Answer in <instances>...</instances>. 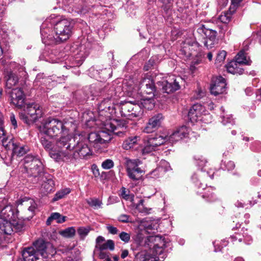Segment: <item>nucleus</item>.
Listing matches in <instances>:
<instances>
[{
	"label": "nucleus",
	"instance_id": "5701e85b",
	"mask_svg": "<svg viewBox=\"0 0 261 261\" xmlns=\"http://www.w3.org/2000/svg\"><path fill=\"white\" fill-rule=\"evenodd\" d=\"M197 31L199 34H203L204 35V40L216 38L217 35L216 31L207 28L204 25H201L197 29Z\"/></svg>",
	"mask_w": 261,
	"mask_h": 261
},
{
	"label": "nucleus",
	"instance_id": "c756f323",
	"mask_svg": "<svg viewBox=\"0 0 261 261\" xmlns=\"http://www.w3.org/2000/svg\"><path fill=\"white\" fill-rule=\"evenodd\" d=\"M70 192V190L68 188L62 189L56 193L53 199V201H56L63 198L66 195Z\"/></svg>",
	"mask_w": 261,
	"mask_h": 261
},
{
	"label": "nucleus",
	"instance_id": "09e8293b",
	"mask_svg": "<svg viewBox=\"0 0 261 261\" xmlns=\"http://www.w3.org/2000/svg\"><path fill=\"white\" fill-rule=\"evenodd\" d=\"M119 237L120 240L124 242L125 243H127L130 240V234L125 232H121L119 233Z\"/></svg>",
	"mask_w": 261,
	"mask_h": 261
},
{
	"label": "nucleus",
	"instance_id": "c9c22d12",
	"mask_svg": "<svg viewBox=\"0 0 261 261\" xmlns=\"http://www.w3.org/2000/svg\"><path fill=\"white\" fill-rule=\"evenodd\" d=\"M129 192L126 190L124 188H122L121 196L125 200H130L132 203H134V195L129 194Z\"/></svg>",
	"mask_w": 261,
	"mask_h": 261
},
{
	"label": "nucleus",
	"instance_id": "ddd939ff",
	"mask_svg": "<svg viewBox=\"0 0 261 261\" xmlns=\"http://www.w3.org/2000/svg\"><path fill=\"white\" fill-rule=\"evenodd\" d=\"M142 162L138 159H127L126 161V171L128 177L134 180H139L144 173V169L139 167Z\"/></svg>",
	"mask_w": 261,
	"mask_h": 261
},
{
	"label": "nucleus",
	"instance_id": "20e7f679",
	"mask_svg": "<svg viewBox=\"0 0 261 261\" xmlns=\"http://www.w3.org/2000/svg\"><path fill=\"white\" fill-rule=\"evenodd\" d=\"M6 200L0 204V244L4 240L5 234H11L14 231L19 232L24 227L23 222L18 219L12 205H6Z\"/></svg>",
	"mask_w": 261,
	"mask_h": 261
},
{
	"label": "nucleus",
	"instance_id": "a19ab883",
	"mask_svg": "<svg viewBox=\"0 0 261 261\" xmlns=\"http://www.w3.org/2000/svg\"><path fill=\"white\" fill-rule=\"evenodd\" d=\"M243 0H231V6L229 8V15L234 13L238 8L240 3Z\"/></svg>",
	"mask_w": 261,
	"mask_h": 261
},
{
	"label": "nucleus",
	"instance_id": "7ed1b4c3",
	"mask_svg": "<svg viewBox=\"0 0 261 261\" xmlns=\"http://www.w3.org/2000/svg\"><path fill=\"white\" fill-rule=\"evenodd\" d=\"M105 130L98 132H92L88 135V140L93 147L99 149L100 145L110 141L111 133L119 137H122L127 130V125L123 120L110 119L103 124Z\"/></svg>",
	"mask_w": 261,
	"mask_h": 261
},
{
	"label": "nucleus",
	"instance_id": "bf43d9fd",
	"mask_svg": "<svg viewBox=\"0 0 261 261\" xmlns=\"http://www.w3.org/2000/svg\"><path fill=\"white\" fill-rule=\"evenodd\" d=\"M245 93L247 95H251L253 93V89L251 87H247L245 89Z\"/></svg>",
	"mask_w": 261,
	"mask_h": 261
},
{
	"label": "nucleus",
	"instance_id": "f03ea898",
	"mask_svg": "<svg viewBox=\"0 0 261 261\" xmlns=\"http://www.w3.org/2000/svg\"><path fill=\"white\" fill-rule=\"evenodd\" d=\"M71 139L69 136L62 137L57 141L58 147L65 148L64 150L59 152L52 151L51 158L56 162L71 163L73 160L80 158L88 159L92 154V151L87 144V141L84 139L78 140L71 146Z\"/></svg>",
	"mask_w": 261,
	"mask_h": 261
},
{
	"label": "nucleus",
	"instance_id": "f3484780",
	"mask_svg": "<svg viewBox=\"0 0 261 261\" xmlns=\"http://www.w3.org/2000/svg\"><path fill=\"white\" fill-rule=\"evenodd\" d=\"M25 95L20 88L12 89L10 92V102L18 108H21L23 105Z\"/></svg>",
	"mask_w": 261,
	"mask_h": 261
},
{
	"label": "nucleus",
	"instance_id": "4be33fe9",
	"mask_svg": "<svg viewBox=\"0 0 261 261\" xmlns=\"http://www.w3.org/2000/svg\"><path fill=\"white\" fill-rule=\"evenodd\" d=\"M43 183L41 185V188L44 190L46 193L51 192L55 186L54 181L50 177L49 175H43L41 177Z\"/></svg>",
	"mask_w": 261,
	"mask_h": 261
},
{
	"label": "nucleus",
	"instance_id": "6e6d98bb",
	"mask_svg": "<svg viewBox=\"0 0 261 261\" xmlns=\"http://www.w3.org/2000/svg\"><path fill=\"white\" fill-rule=\"evenodd\" d=\"M99 256L100 258L101 259H106L108 260H109L108 254L106 252H104L103 250H100V252L99 253Z\"/></svg>",
	"mask_w": 261,
	"mask_h": 261
},
{
	"label": "nucleus",
	"instance_id": "052dcab7",
	"mask_svg": "<svg viewBox=\"0 0 261 261\" xmlns=\"http://www.w3.org/2000/svg\"><path fill=\"white\" fill-rule=\"evenodd\" d=\"M256 99L258 101H261V88L257 90L256 93Z\"/></svg>",
	"mask_w": 261,
	"mask_h": 261
},
{
	"label": "nucleus",
	"instance_id": "4c0bfd02",
	"mask_svg": "<svg viewBox=\"0 0 261 261\" xmlns=\"http://www.w3.org/2000/svg\"><path fill=\"white\" fill-rule=\"evenodd\" d=\"M109 102V98L105 99L102 101H101L98 106V110L99 112L100 113V115H106L105 114L106 112H107V108L106 106V103H108Z\"/></svg>",
	"mask_w": 261,
	"mask_h": 261
},
{
	"label": "nucleus",
	"instance_id": "39448f33",
	"mask_svg": "<svg viewBox=\"0 0 261 261\" xmlns=\"http://www.w3.org/2000/svg\"><path fill=\"white\" fill-rule=\"evenodd\" d=\"M56 250L53 245L45 242L43 240L36 241L33 246L25 248L22 252L24 261H35L41 256L43 258H48L56 253Z\"/></svg>",
	"mask_w": 261,
	"mask_h": 261
},
{
	"label": "nucleus",
	"instance_id": "f8f14e48",
	"mask_svg": "<svg viewBox=\"0 0 261 261\" xmlns=\"http://www.w3.org/2000/svg\"><path fill=\"white\" fill-rule=\"evenodd\" d=\"M181 54L187 58L191 57L203 56L201 47L199 44L194 40L186 39L180 50Z\"/></svg>",
	"mask_w": 261,
	"mask_h": 261
},
{
	"label": "nucleus",
	"instance_id": "473e14b6",
	"mask_svg": "<svg viewBox=\"0 0 261 261\" xmlns=\"http://www.w3.org/2000/svg\"><path fill=\"white\" fill-rule=\"evenodd\" d=\"M75 229L73 227H68L60 232V234L64 237L71 238L74 236Z\"/></svg>",
	"mask_w": 261,
	"mask_h": 261
},
{
	"label": "nucleus",
	"instance_id": "4468645a",
	"mask_svg": "<svg viewBox=\"0 0 261 261\" xmlns=\"http://www.w3.org/2000/svg\"><path fill=\"white\" fill-rule=\"evenodd\" d=\"M121 115L129 119L140 117L143 114L142 108L139 104L126 101L121 108Z\"/></svg>",
	"mask_w": 261,
	"mask_h": 261
},
{
	"label": "nucleus",
	"instance_id": "4d7b16f0",
	"mask_svg": "<svg viewBox=\"0 0 261 261\" xmlns=\"http://www.w3.org/2000/svg\"><path fill=\"white\" fill-rule=\"evenodd\" d=\"M104 241H105V238L102 236H98L97 238V239L96 240V242L97 245L98 246L99 248V245H101L100 243L103 242Z\"/></svg>",
	"mask_w": 261,
	"mask_h": 261
},
{
	"label": "nucleus",
	"instance_id": "69168bd1",
	"mask_svg": "<svg viewBox=\"0 0 261 261\" xmlns=\"http://www.w3.org/2000/svg\"><path fill=\"white\" fill-rule=\"evenodd\" d=\"M235 167V165L233 162L229 161V170L230 169H233Z\"/></svg>",
	"mask_w": 261,
	"mask_h": 261
},
{
	"label": "nucleus",
	"instance_id": "0e129e2a",
	"mask_svg": "<svg viewBox=\"0 0 261 261\" xmlns=\"http://www.w3.org/2000/svg\"><path fill=\"white\" fill-rule=\"evenodd\" d=\"M223 119L222 122L223 123V125H226L228 123V118H226V119H224V117H223L222 118Z\"/></svg>",
	"mask_w": 261,
	"mask_h": 261
},
{
	"label": "nucleus",
	"instance_id": "2f4dec72",
	"mask_svg": "<svg viewBox=\"0 0 261 261\" xmlns=\"http://www.w3.org/2000/svg\"><path fill=\"white\" fill-rule=\"evenodd\" d=\"M18 82V78L16 76L11 74L7 79L6 86L9 89H11Z\"/></svg>",
	"mask_w": 261,
	"mask_h": 261
},
{
	"label": "nucleus",
	"instance_id": "338daca9",
	"mask_svg": "<svg viewBox=\"0 0 261 261\" xmlns=\"http://www.w3.org/2000/svg\"><path fill=\"white\" fill-rule=\"evenodd\" d=\"M207 58L208 59V60L210 61H211L212 60V58H213V54L212 53L210 52L208 53L207 54Z\"/></svg>",
	"mask_w": 261,
	"mask_h": 261
},
{
	"label": "nucleus",
	"instance_id": "ea45409f",
	"mask_svg": "<svg viewBox=\"0 0 261 261\" xmlns=\"http://www.w3.org/2000/svg\"><path fill=\"white\" fill-rule=\"evenodd\" d=\"M166 137L167 138V141L172 143L181 140V137L178 136L176 130L173 132L170 136H166Z\"/></svg>",
	"mask_w": 261,
	"mask_h": 261
},
{
	"label": "nucleus",
	"instance_id": "b1692460",
	"mask_svg": "<svg viewBox=\"0 0 261 261\" xmlns=\"http://www.w3.org/2000/svg\"><path fill=\"white\" fill-rule=\"evenodd\" d=\"M167 138L163 137L160 135H155L154 137H150L148 139V142L155 148L157 146L163 144L167 142Z\"/></svg>",
	"mask_w": 261,
	"mask_h": 261
},
{
	"label": "nucleus",
	"instance_id": "9d476101",
	"mask_svg": "<svg viewBox=\"0 0 261 261\" xmlns=\"http://www.w3.org/2000/svg\"><path fill=\"white\" fill-rule=\"evenodd\" d=\"M42 111L40 106L35 103H29L23 112L19 114V117L28 124L33 123L42 116Z\"/></svg>",
	"mask_w": 261,
	"mask_h": 261
},
{
	"label": "nucleus",
	"instance_id": "412c9836",
	"mask_svg": "<svg viewBox=\"0 0 261 261\" xmlns=\"http://www.w3.org/2000/svg\"><path fill=\"white\" fill-rule=\"evenodd\" d=\"M140 138L139 136L129 137L123 143L122 147L125 150L137 148L140 143Z\"/></svg>",
	"mask_w": 261,
	"mask_h": 261
},
{
	"label": "nucleus",
	"instance_id": "de8ad7c7",
	"mask_svg": "<svg viewBox=\"0 0 261 261\" xmlns=\"http://www.w3.org/2000/svg\"><path fill=\"white\" fill-rule=\"evenodd\" d=\"M155 149V148L154 147V146H152L150 143H149L148 142V140H147V144L142 150V153L144 154L150 153L152 151L154 150Z\"/></svg>",
	"mask_w": 261,
	"mask_h": 261
},
{
	"label": "nucleus",
	"instance_id": "e2e57ef3",
	"mask_svg": "<svg viewBox=\"0 0 261 261\" xmlns=\"http://www.w3.org/2000/svg\"><path fill=\"white\" fill-rule=\"evenodd\" d=\"M5 134L3 126H0V140L5 136Z\"/></svg>",
	"mask_w": 261,
	"mask_h": 261
},
{
	"label": "nucleus",
	"instance_id": "864d4df0",
	"mask_svg": "<svg viewBox=\"0 0 261 261\" xmlns=\"http://www.w3.org/2000/svg\"><path fill=\"white\" fill-rule=\"evenodd\" d=\"M204 95V92L201 89H198L196 92V95L194 96L195 99H199Z\"/></svg>",
	"mask_w": 261,
	"mask_h": 261
},
{
	"label": "nucleus",
	"instance_id": "13d9d810",
	"mask_svg": "<svg viewBox=\"0 0 261 261\" xmlns=\"http://www.w3.org/2000/svg\"><path fill=\"white\" fill-rule=\"evenodd\" d=\"M234 205L237 207H244L245 205V203L242 201L237 200L235 203Z\"/></svg>",
	"mask_w": 261,
	"mask_h": 261
},
{
	"label": "nucleus",
	"instance_id": "c85d7f7f",
	"mask_svg": "<svg viewBox=\"0 0 261 261\" xmlns=\"http://www.w3.org/2000/svg\"><path fill=\"white\" fill-rule=\"evenodd\" d=\"M65 219L66 217L62 216L58 213H54L48 218L46 223L47 224H49L52 220H55L57 223H62L65 221Z\"/></svg>",
	"mask_w": 261,
	"mask_h": 261
},
{
	"label": "nucleus",
	"instance_id": "393cba45",
	"mask_svg": "<svg viewBox=\"0 0 261 261\" xmlns=\"http://www.w3.org/2000/svg\"><path fill=\"white\" fill-rule=\"evenodd\" d=\"M40 141H41V143L42 146H43V147L44 148V149H46V150L49 151V155H50V157H51L50 153L52 151H55L56 152H59L62 150H64L65 148H61L58 147V146H57V147L59 148V150H56L55 149H53V144H52L51 142L50 141H48V140H47L44 137H43V136L41 137V139H40ZM56 146H57V145H56Z\"/></svg>",
	"mask_w": 261,
	"mask_h": 261
},
{
	"label": "nucleus",
	"instance_id": "5fc2aeb1",
	"mask_svg": "<svg viewBox=\"0 0 261 261\" xmlns=\"http://www.w3.org/2000/svg\"><path fill=\"white\" fill-rule=\"evenodd\" d=\"M10 120H11L12 124L14 126V128H15L16 127H17V121L15 119L14 115L13 114H11L10 115Z\"/></svg>",
	"mask_w": 261,
	"mask_h": 261
},
{
	"label": "nucleus",
	"instance_id": "6ab92c4d",
	"mask_svg": "<svg viewBox=\"0 0 261 261\" xmlns=\"http://www.w3.org/2000/svg\"><path fill=\"white\" fill-rule=\"evenodd\" d=\"M204 112V107L200 104L196 103L190 109L188 117L190 121L194 123L202 119L201 117Z\"/></svg>",
	"mask_w": 261,
	"mask_h": 261
},
{
	"label": "nucleus",
	"instance_id": "f257e3e1",
	"mask_svg": "<svg viewBox=\"0 0 261 261\" xmlns=\"http://www.w3.org/2000/svg\"><path fill=\"white\" fill-rule=\"evenodd\" d=\"M55 15H51L41 27L40 32L42 41L47 45L61 43L69 38L74 27V21L69 18L51 21Z\"/></svg>",
	"mask_w": 261,
	"mask_h": 261
},
{
	"label": "nucleus",
	"instance_id": "cd10ccee",
	"mask_svg": "<svg viewBox=\"0 0 261 261\" xmlns=\"http://www.w3.org/2000/svg\"><path fill=\"white\" fill-rule=\"evenodd\" d=\"M144 200L140 199L138 203H136L135 200L134 203H132L133 206L140 213H144L146 214L149 213L151 208L145 207L144 204Z\"/></svg>",
	"mask_w": 261,
	"mask_h": 261
},
{
	"label": "nucleus",
	"instance_id": "aec40b11",
	"mask_svg": "<svg viewBox=\"0 0 261 261\" xmlns=\"http://www.w3.org/2000/svg\"><path fill=\"white\" fill-rule=\"evenodd\" d=\"M171 80H173V82H169L166 80H163L158 82L159 86L162 87L163 92L170 93L180 88L179 82L177 79H174V77H172Z\"/></svg>",
	"mask_w": 261,
	"mask_h": 261
},
{
	"label": "nucleus",
	"instance_id": "72a5a7b5",
	"mask_svg": "<svg viewBox=\"0 0 261 261\" xmlns=\"http://www.w3.org/2000/svg\"><path fill=\"white\" fill-rule=\"evenodd\" d=\"M176 131L178 134V136L181 137V140L183 138L188 137L190 130L187 127L185 126H182L180 128H178Z\"/></svg>",
	"mask_w": 261,
	"mask_h": 261
},
{
	"label": "nucleus",
	"instance_id": "1a4fd4ad",
	"mask_svg": "<svg viewBox=\"0 0 261 261\" xmlns=\"http://www.w3.org/2000/svg\"><path fill=\"white\" fill-rule=\"evenodd\" d=\"M24 168L27 173L35 177L39 176L43 171V166L41 161L36 156L28 155L23 159Z\"/></svg>",
	"mask_w": 261,
	"mask_h": 261
},
{
	"label": "nucleus",
	"instance_id": "8fccbe9b",
	"mask_svg": "<svg viewBox=\"0 0 261 261\" xmlns=\"http://www.w3.org/2000/svg\"><path fill=\"white\" fill-rule=\"evenodd\" d=\"M118 220L122 223L132 222L130 216L125 214L120 215L118 218Z\"/></svg>",
	"mask_w": 261,
	"mask_h": 261
},
{
	"label": "nucleus",
	"instance_id": "a18cd8bd",
	"mask_svg": "<svg viewBox=\"0 0 261 261\" xmlns=\"http://www.w3.org/2000/svg\"><path fill=\"white\" fill-rule=\"evenodd\" d=\"M90 229L89 228L80 227L77 229V233L80 236L81 239H83L89 232Z\"/></svg>",
	"mask_w": 261,
	"mask_h": 261
},
{
	"label": "nucleus",
	"instance_id": "f704fd0d",
	"mask_svg": "<svg viewBox=\"0 0 261 261\" xmlns=\"http://www.w3.org/2000/svg\"><path fill=\"white\" fill-rule=\"evenodd\" d=\"M108 249L110 250H113L114 249V243L111 240H109L106 243L99 245V249L100 250H104Z\"/></svg>",
	"mask_w": 261,
	"mask_h": 261
},
{
	"label": "nucleus",
	"instance_id": "dca6fc26",
	"mask_svg": "<svg viewBox=\"0 0 261 261\" xmlns=\"http://www.w3.org/2000/svg\"><path fill=\"white\" fill-rule=\"evenodd\" d=\"M226 80L221 76L214 77L211 82L210 91L215 96L223 93L226 88Z\"/></svg>",
	"mask_w": 261,
	"mask_h": 261
},
{
	"label": "nucleus",
	"instance_id": "423d86ee",
	"mask_svg": "<svg viewBox=\"0 0 261 261\" xmlns=\"http://www.w3.org/2000/svg\"><path fill=\"white\" fill-rule=\"evenodd\" d=\"M145 245L149 248V250L141 253L139 257L140 261H158L165 258L164 239L159 236H149L145 240Z\"/></svg>",
	"mask_w": 261,
	"mask_h": 261
},
{
	"label": "nucleus",
	"instance_id": "603ef678",
	"mask_svg": "<svg viewBox=\"0 0 261 261\" xmlns=\"http://www.w3.org/2000/svg\"><path fill=\"white\" fill-rule=\"evenodd\" d=\"M107 229L109 232L112 234H116L118 232V230L116 227L110 225H108L107 226Z\"/></svg>",
	"mask_w": 261,
	"mask_h": 261
},
{
	"label": "nucleus",
	"instance_id": "a878e982",
	"mask_svg": "<svg viewBox=\"0 0 261 261\" xmlns=\"http://www.w3.org/2000/svg\"><path fill=\"white\" fill-rule=\"evenodd\" d=\"M139 105H141V107H142L148 110H151L154 107L155 101L152 96L146 97L143 96V98L141 99Z\"/></svg>",
	"mask_w": 261,
	"mask_h": 261
},
{
	"label": "nucleus",
	"instance_id": "2eb2a0df",
	"mask_svg": "<svg viewBox=\"0 0 261 261\" xmlns=\"http://www.w3.org/2000/svg\"><path fill=\"white\" fill-rule=\"evenodd\" d=\"M1 141L2 145L6 149H12L13 155L21 156L30 150L28 146L21 145L19 143L15 142L12 139H8L4 137Z\"/></svg>",
	"mask_w": 261,
	"mask_h": 261
},
{
	"label": "nucleus",
	"instance_id": "49530a36",
	"mask_svg": "<svg viewBox=\"0 0 261 261\" xmlns=\"http://www.w3.org/2000/svg\"><path fill=\"white\" fill-rule=\"evenodd\" d=\"M106 106L107 108V113L108 114H112L115 109V106L114 103V100L109 98L108 103H106Z\"/></svg>",
	"mask_w": 261,
	"mask_h": 261
},
{
	"label": "nucleus",
	"instance_id": "79ce46f5",
	"mask_svg": "<svg viewBox=\"0 0 261 261\" xmlns=\"http://www.w3.org/2000/svg\"><path fill=\"white\" fill-rule=\"evenodd\" d=\"M202 56L200 57H191L193 60L190 66V69L193 71L195 69V66L200 64L201 62Z\"/></svg>",
	"mask_w": 261,
	"mask_h": 261
},
{
	"label": "nucleus",
	"instance_id": "37998d69",
	"mask_svg": "<svg viewBox=\"0 0 261 261\" xmlns=\"http://www.w3.org/2000/svg\"><path fill=\"white\" fill-rule=\"evenodd\" d=\"M219 20L220 22L224 24L226 27L227 26L228 22V13L227 11H225L219 17Z\"/></svg>",
	"mask_w": 261,
	"mask_h": 261
},
{
	"label": "nucleus",
	"instance_id": "0eeeda50",
	"mask_svg": "<svg viewBox=\"0 0 261 261\" xmlns=\"http://www.w3.org/2000/svg\"><path fill=\"white\" fill-rule=\"evenodd\" d=\"M40 134L53 138L60 134L68 136V130L62 121L53 118L44 120L39 127Z\"/></svg>",
	"mask_w": 261,
	"mask_h": 261
},
{
	"label": "nucleus",
	"instance_id": "58836bf2",
	"mask_svg": "<svg viewBox=\"0 0 261 261\" xmlns=\"http://www.w3.org/2000/svg\"><path fill=\"white\" fill-rule=\"evenodd\" d=\"M203 43L204 46L209 49L215 46V45L218 43V40L217 38L212 39L209 38L204 40Z\"/></svg>",
	"mask_w": 261,
	"mask_h": 261
},
{
	"label": "nucleus",
	"instance_id": "bb28decb",
	"mask_svg": "<svg viewBox=\"0 0 261 261\" xmlns=\"http://www.w3.org/2000/svg\"><path fill=\"white\" fill-rule=\"evenodd\" d=\"M160 164V166L153 171L151 173V174H153L154 176L158 175L156 173L158 172H162L163 171L165 172L166 171H169L170 169L169 164L167 161L162 160L161 161Z\"/></svg>",
	"mask_w": 261,
	"mask_h": 261
},
{
	"label": "nucleus",
	"instance_id": "680f3d73",
	"mask_svg": "<svg viewBox=\"0 0 261 261\" xmlns=\"http://www.w3.org/2000/svg\"><path fill=\"white\" fill-rule=\"evenodd\" d=\"M128 254V251L127 250H124L122 251L121 257L122 258H125Z\"/></svg>",
	"mask_w": 261,
	"mask_h": 261
},
{
	"label": "nucleus",
	"instance_id": "3c124183",
	"mask_svg": "<svg viewBox=\"0 0 261 261\" xmlns=\"http://www.w3.org/2000/svg\"><path fill=\"white\" fill-rule=\"evenodd\" d=\"M212 191H213L212 188H209L207 190V193L205 194V196L210 201H213L215 199L214 194Z\"/></svg>",
	"mask_w": 261,
	"mask_h": 261
},
{
	"label": "nucleus",
	"instance_id": "774afa93",
	"mask_svg": "<svg viewBox=\"0 0 261 261\" xmlns=\"http://www.w3.org/2000/svg\"><path fill=\"white\" fill-rule=\"evenodd\" d=\"M234 261H245V260L241 257H237L235 258Z\"/></svg>",
	"mask_w": 261,
	"mask_h": 261
},
{
	"label": "nucleus",
	"instance_id": "6e6552de",
	"mask_svg": "<svg viewBox=\"0 0 261 261\" xmlns=\"http://www.w3.org/2000/svg\"><path fill=\"white\" fill-rule=\"evenodd\" d=\"M247 48L240 50L236 56L234 60L229 62V73L233 75H241L244 73V69L241 65H250L252 61L245 51Z\"/></svg>",
	"mask_w": 261,
	"mask_h": 261
},
{
	"label": "nucleus",
	"instance_id": "e433bc0d",
	"mask_svg": "<svg viewBox=\"0 0 261 261\" xmlns=\"http://www.w3.org/2000/svg\"><path fill=\"white\" fill-rule=\"evenodd\" d=\"M88 204L94 208L100 207L102 202L97 198H90L87 200Z\"/></svg>",
	"mask_w": 261,
	"mask_h": 261
},
{
	"label": "nucleus",
	"instance_id": "c03bdc74",
	"mask_svg": "<svg viewBox=\"0 0 261 261\" xmlns=\"http://www.w3.org/2000/svg\"><path fill=\"white\" fill-rule=\"evenodd\" d=\"M114 164L113 161L110 159H107L101 164V167L105 170L111 169L114 167Z\"/></svg>",
	"mask_w": 261,
	"mask_h": 261
},
{
	"label": "nucleus",
	"instance_id": "9b49d317",
	"mask_svg": "<svg viewBox=\"0 0 261 261\" xmlns=\"http://www.w3.org/2000/svg\"><path fill=\"white\" fill-rule=\"evenodd\" d=\"M132 81H129V88L128 91L130 92L140 91L143 94L152 95L154 96L155 86L152 79L150 77L147 76L141 80L139 82V85L132 86Z\"/></svg>",
	"mask_w": 261,
	"mask_h": 261
},
{
	"label": "nucleus",
	"instance_id": "a211bd4d",
	"mask_svg": "<svg viewBox=\"0 0 261 261\" xmlns=\"http://www.w3.org/2000/svg\"><path fill=\"white\" fill-rule=\"evenodd\" d=\"M163 120V116L161 114H158L149 119L143 132L146 133H151L156 130L161 125Z\"/></svg>",
	"mask_w": 261,
	"mask_h": 261
},
{
	"label": "nucleus",
	"instance_id": "7c9ffc66",
	"mask_svg": "<svg viewBox=\"0 0 261 261\" xmlns=\"http://www.w3.org/2000/svg\"><path fill=\"white\" fill-rule=\"evenodd\" d=\"M227 56V52L225 50H221L218 54L216 61L215 64L218 66H221L224 62L225 58Z\"/></svg>",
	"mask_w": 261,
	"mask_h": 261
}]
</instances>
